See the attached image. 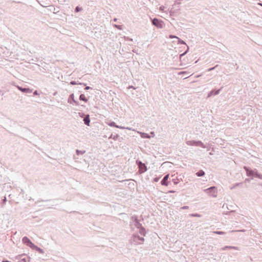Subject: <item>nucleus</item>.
Instances as JSON below:
<instances>
[{
	"instance_id": "nucleus-1",
	"label": "nucleus",
	"mask_w": 262,
	"mask_h": 262,
	"mask_svg": "<svg viewBox=\"0 0 262 262\" xmlns=\"http://www.w3.org/2000/svg\"><path fill=\"white\" fill-rule=\"evenodd\" d=\"M130 226L131 228L134 229V227H136L138 229H139V233L145 236L146 234V231L145 228L142 226V224L140 223L139 220L138 219L137 216H133L131 218V221L130 223Z\"/></svg>"
},
{
	"instance_id": "nucleus-2",
	"label": "nucleus",
	"mask_w": 262,
	"mask_h": 262,
	"mask_svg": "<svg viewBox=\"0 0 262 262\" xmlns=\"http://www.w3.org/2000/svg\"><path fill=\"white\" fill-rule=\"evenodd\" d=\"M244 168L246 170L247 175L248 176L251 177V176H254L256 178H258L260 179H262V174H259L257 172L256 169L253 170L247 166H244Z\"/></svg>"
},
{
	"instance_id": "nucleus-3",
	"label": "nucleus",
	"mask_w": 262,
	"mask_h": 262,
	"mask_svg": "<svg viewBox=\"0 0 262 262\" xmlns=\"http://www.w3.org/2000/svg\"><path fill=\"white\" fill-rule=\"evenodd\" d=\"M144 239L142 237H140L139 235L135 234L133 235L130 239V242L132 244L135 245L142 244Z\"/></svg>"
},
{
	"instance_id": "nucleus-4",
	"label": "nucleus",
	"mask_w": 262,
	"mask_h": 262,
	"mask_svg": "<svg viewBox=\"0 0 262 262\" xmlns=\"http://www.w3.org/2000/svg\"><path fill=\"white\" fill-rule=\"evenodd\" d=\"M204 191L213 198L217 196V191L216 187L215 186H212L207 189H205L204 190Z\"/></svg>"
},
{
	"instance_id": "nucleus-5",
	"label": "nucleus",
	"mask_w": 262,
	"mask_h": 262,
	"mask_svg": "<svg viewBox=\"0 0 262 262\" xmlns=\"http://www.w3.org/2000/svg\"><path fill=\"white\" fill-rule=\"evenodd\" d=\"M186 144L189 146H197L202 148H207V146L201 141L189 140L186 142Z\"/></svg>"
},
{
	"instance_id": "nucleus-6",
	"label": "nucleus",
	"mask_w": 262,
	"mask_h": 262,
	"mask_svg": "<svg viewBox=\"0 0 262 262\" xmlns=\"http://www.w3.org/2000/svg\"><path fill=\"white\" fill-rule=\"evenodd\" d=\"M15 259L18 260V262H28L29 258L25 254H21L15 257Z\"/></svg>"
},
{
	"instance_id": "nucleus-7",
	"label": "nucleus",
	"mask_w": 262,
	"mask_h": 262,
	"mask_svg": "<svg viewBox=\"0 0 262 262\" xmlns=\"http://www.w3.org/2000/svg\"><path fill=\"white\" fill-rule=\"evenodd\" d=\"M22 241L24 244L31 248H32L33 247H34V244L26 236L23 238Z\"/></svg>"
},
{
	"instance_id": "nucleus-8",
	"label": "nucleus",
	"mask_w": 262,
	"mask_h": 262,
	"mask_svg": "<svg viewBox=\"0 0 262 262\" xmlns=\"http://www.w3.org/2000/svg\"><path fill=\"white\" fill-rule=\"evenodd\" d=\"M152 24L153 25L155 26L158 28H162L163 25L162 24V21L159 19L155 18L152 20Z\"/></svg>"
},
{
	"instance_id": "nucleus-9",
	"label": "nucleus",
	"mask_w": 262,
	"mask_h": 262,
	"mask_svg": "<svg viewBox=\"0 0 262 262\" xmlns=\"http://www.w3.org/2000/svg\"><path fill=\"white\" fill-rule=\"evenodd\" d=\"M137 163L139 167L141 173H143L147 170V168L144 163L140 161H137Z\"/></svg>"
},
{
	"instance_id": "nucleus-10",
	"label": "nucleus",
	"mask_w": 262,
	"mask_h": 262,
	"mask_svg": "<svg viewBox=\"0 0 262 262\" xmlns=\"http://www.w3.org/2000/svg\"><path fill=\"white\" fill-rule=\"evenodd\" d=\"M68 101L69 103L71 104H72L73 102L76 105H79L78 102L74 99V94H72L70 95Z\"/></svg>"
},
{
	"instance_id": "nucleus-11",
	"label": "nucleus",
	"mask_w": 262,
	"mask_h": 262,
	"mask_svg": "<svg viewBox=\"0 0 262 262\" xmlns=\"http://www.w3.org/2000/svg\"><path fill=\"white\" fill-rule=\"evenodd\" d=\"M108 125L110 126H112V127H117V128H120V129H128L129 130H132V129L130 127H123V126H119V125H117L116 124L115 122H111L110 123H108Z\"/></svg>"
},
{
	"instance_id": "nucleus-12",
	"label": "nucleus",
	"mask_w": 262,
	"mask_h": 262,
	"mask_svg": "<svg viewBox=\"0 0 262 262\" xmlns=\"http://www.w3.org/2000/svg\"><path fill=\"white\" fill-rule=\"evenodd\" d=\"M176 6V5L174 4L172 6V8H171L170 9V10H169V13H170V16H175L176 15V13H177V11L178 10H179V6H178V8H177L176 9H174V6Z\"/></svg>"
},
{
	"instance_id": "nucleus-13",
	"label": "nucleus",
	"mask_w": 262,
	"mask_h": 262,
	"mask_svg": "<svg viewBox=\"0 0 262 262\" xmlns=\"http://www.w3.org/2000/svg\"><path fill=\"white\" fill-rule=\"evenodd\" d=\"M168 178H169L168 174L165 175L161 182V185H164V186H167Z\"/></svg>"
},
{
	"instance_id": "nucleus-14",
	"label": "nucleus",
	"mask_w": 262,
	"mask_h": 262,
	"mask_svg": "<svg viewBox=\"0 0 262 262\" xmlns=\"http://www.w3.org/2000/svg\"><path fill=\"white\" fill-rule=\"evenodd\" d=\"M17 88L19 91L23 93H30L32 92V90L29 88H23L19 86H17Z\"/></svg>"
},
{
	"instance_id": "nucleus-15",
	"label": "nucleus",
	"mask_w": 262,
	"mask_h": 262,
	"mask_svg": "<svg viewBox=\"0 0 262 262\" xmlns=\"http://www.w3.org/2000/svg\"><path fill=\"white\" fill-rule=\"evenodd\" d=\"M227 249H234V250H239L238 248L237 247L226 246H225V247L222 248L221 249V250H226Z\"/></svg>"
},
{
	"instance_id": "nucleus-16",
	"label": "nucleus",
	"mask_w": 262,
	"mask_h": 262,
	"mask_svg": "<svg viewBox=\"0 0 262 262\" xmlns=\"http://www.w3.org/2000/svg\"><path fill=\"white\" fill-rule=\"evenodd\" d=\"M221 91V89H219L216 90V91H214V90L211 91L208 94V97H211L212 95H216L220 93V92Z\"/></svg>"
},
{
	"instance_id": "nucleus-17",
	"label": "nucleus",
	"mask_w": 262,
	"mask_h": 262,
	"mask_svg": "<svg viewBox=\"0 0 262 262\" xmlns=\"http://www.w3.org/2000/svg\"><path fill=\"white\" fill-rule=\"evenodd\" d=\"M83 121L85 124L88 126L90 125V119L89 115L85 116V117L84 118Z\"/></svg>"
},
{
	"instance_id": "nucleus-18",
	"label": "nucleus",
	"mask_w": 262,
	"mask_h": 262,
	"mask_svg": "<svg viewBox=\"0 0 262 262\" xmlns=\"http://www.w3.org/2000/svg\"><path fill=\"white\" fill-rule=\"evenodd\" d=\"M138 133L140 134V136L142 138L149 139L150 138V136L146 133L142 132H138Z\"/></svg>"
},
{
	"instance_id": "nucleus-19",
	"label": "nucleus",
	"mask_w": 262,
	"mask_h": 262,
	"mask_svg": "<svg viewBox=\"0 0 262 262\" xmlns=\"http://www.w3.org/2000/svg\"><path fill=\"white\" fill-rule=\"evenodd\" d=\"M32 249L36 250L40 253H41V254L44 253V251L42 249L38 247L37 246H36L35 245H34V247H33Z\"/></svg>"
},
{
	"instance_id": "nucleus-20",
	"label": "nucleus",
	"mask_w": 262,
	"mask_h": 262,
	"mask_svg": "<svg viewBox=\"0 0 262 262\" xmlns=\"http://www.w3.org/2000/svg\"><path fill=\"white\" fill-rule=\"evenodd\" d=\"M198 177H202L205 175V172L203 170H200L196 173Z\"/></svg>"
},
{
	"instance_id": "nucleus-21",
	"label": "nucleus",
	"mask_w": 262,
	"mask_h": 262,
	"mask_svg": "<svg viewBox=\"0 0 262 262\" xmlns=\"http://www.w3.org/2000/svg\"><path fill=\"white\" fill-rule=\"evenodd\" d=\"M79 99L82 100L85 102L88 101V99L86 98L84 94H81L79 96Z\"/></svg>"
},
{
	"instance_id": "nucleus-22",
	"label": "nucleus",
	"mask_w": 262,
	"mask_h": 262,
	"mask_svg": "<svg viewBox=\"0 0 262 262\" xmlns=\"http://www.w3.org/2000/svg\"><path fill=\"white\" fill-rule=\"evenodd\" d=\"M177 39H178V43L180 45H185L186 43L184 41L181 40L180 38L177 37Z\"/></svg>"
},
{
	"instance_id": "nucleus-23",
	"label": "nucleus",
	"mask_w": 262,
	"mask_h": 262,
	"mask_svg": "<svg viewBox=\"0 0 262 262\" xmlns=\"http://www.w3.org/2000/svg\"><path fill=\"white\" fill-rule=\"evenodd\" d=\"M189 216H192V217H200L201 216V215L200 214H198V213H192V214H189Z\"/></svg>"
},
{
	"instance_id": "nucleus-24",
	"label": "nucleus",
	"mask_w": 262,
	"mask_h": 262,
	"mask_svg": "<svg viewBox=\"0 0 262 262\" xmlns=\"http://www.w3.org/2000/svg\"><path fill=\"white\" fill-rule=\"evenodd\" d=\"M76 154L79 155H83V154L85 153V151L83 150V151H81V150H78V149H77L76 151Z\"/></svg>"
},
{
	"instance_id": "nucleus-25",
	"label": "nucleus",
	"mask_w": 262,
	"mask_h": 262,
	"mask_svg": "<svg viewBox=\"0 0 262 262\" xmlns=\"http://www.w3.org/2000/svg\"><path fill=\"white\" fill-rule=\"evenodd\" d=\"M82 10V8H81V7H79L77 6V7H76L75 8V12H78L80 11H81V10Z\"/></svg>"
},
{
	"instance_id": "nucleus-26",
	"label": "nucleus",
	"mask_w": 262,
	"mask_h": 262,
	"mask_svg": "<svg viewBox=\"0 0 262 262\" xmlns=\"http://www.w3.org/2000/svg\"><path fill=\"white\" fill-rule=\"evenodd\" d=\"M114 26L115 28H117L118 29H119V30H122V26H120V25H117L115 24V25H114Z\"/></svg>"
},
{
	"instance_id": "nucleus-27",
	"label": "nucleus",
	"mask_w": 262,
	"mask_h": 262,
	"mask_svg": "<svg viewBox=\"0 0 262 262\" xmlns=\"http://www.w3.org/2000/svg\"><path fill=\"white\" fill-rule=\"evenodd\" d=\"M214 233L215 234H220V235H223L225 234V232H224L223 231H214Z\"/></svg>"
},
{
	"instance_id": "nucleus-28",
	"label": "nucleus",
	"mask_w": 262,
	"mask_h": 262,
	"mask_svg": "<svg viewBox=\"0 0 262 262\" xmlns=\"http://www.w3.org/2000/svg\"><path fill=\"white\" fill-rule=\"evenodd\" d=\"M241 184V183H237L235 184L234 185V186L231 188V189H232L235 188L236 187L239 186Z\"/></svg>"
},
{
	"instance_id": "nucleus-29",
	"label": "nucleus",
	"mask_w": 262,
	"mask_h": 262,
	"mask_svg": "<svg viewBox=\"0 0 262 262\" xmlns=\"http://www.w3.org/2000/svg\"><path fill=\"white\" fill-rule=\"evenodd\" d=\"M217 67V65L215 66V67H214L211 68H210V69H209L208 70V71H211L213 70L214 69H215V68L216 67Z\"/></svg>"
},
{
	"instance_id": "nucleus-30",
	"label": "nucleus",
	"mask_w": 262,
	"mask_h": 262,
	"mask_svg": "<svg viewBox=\"0 0 262 262\" xmlns=\"http://www.w3.org/2000/svg\"><path fill=\"white\" fill-rule=\"evenodd\" d=\"M188 74L186 71H182L179 73V75Z\"/></svg>"
},
{
	"instance_id": "nucleus-31",
	"label": "nucleus",
	"mask_w": 262,
	"mask_h": 262,
	"mask_svg": "<svg viewBox=\"0 0 262 262\" xmlns=\"http://www.w3.org/2000/svg\"><path fill=\"white\" fill-rule=\"evenodd\" d=\"M70 84H71V85H75V84H77V83L75 81H71L70 82Z\"/></svg>"
},
{
	"instance_id": "nucleus-32",
	"label": "nucleus",
	"mask_w": 262,
	"mask_h": 262,
	"mask_svg": "<svg viewBox=\"0 0 262 262\" xmlns=\"http://www.w3.org/2000/svg\"><path fill=\"white\" fill-rule=\"evenodd\" d=\"M188 206H184L182 207L181 209H188Z\"/></svg>"
},
{
	"instance_id": "nucleus-33",
	"label": "nucleus",
	"mask_w": 262,
	"mask_h": 262,
	"mask_svg": "<svg viewBox=\"0 0 262 262\" xmlns=\"http://www.w3.org/2000/svg\"><path fill=\"white\" fill-rule=\"evenodd\" d=\"M245 230L243 229V230H235V231H237V232H244ZM234 231L233 230H232L231 232H234Z\"/></svg>"
},
{
	"instance_id": "nucleus-34",
	"label": "nucleus",
	"mask_w": 262,
	"mask_h": 262,
	"mask_svg": "<svg viewBox=\"0 0 262 262\" xmlns=\"http://www.w3.org/2000/svg\"><path fill=\"white\" fill-rule=\"evenodd\" d=\"M187 50L186 51H185L184 53H183V54H181L180 55V57L181 58L182 56H183V55H184L185 54H186V53L187 52Z\"/></svg>"
},
{
	"instance_id": "nucleus-35",
	"label": "nucleus",
	"mask_w": 262,
	"mask_h": 262,
	"mask_svg": "<svg viewBox=\"0 0 262 262\" xmlns=\"http://www.w3.org/2000/svg\"><path fill=\"white\" fill-rule=\"evenodd\" d=\"M177 37L176 36H174V35H172L169 36V38H177Z\"/></svg>"
},
{
	"instance_id": "nucleus-36",
	"label": "nucleus",
	"mask_w": 262,
	"mask_h": 262,
	"mask_svg": "<svg viewBox=\"0 0 262 262\" xmlns=\"http://www.w3.org/2000/svg\"><path fill=\"white\" fill-rule=\"evenodd\" d=\"M165 7L164 6L160 7V10L163 11L164 10Z\"/></svg>"
},
{
	"instance_id": "nucleus-37",
	"label": "nucleus",
	"mask_w": 262,
	"mask_h": 262,
	"mask_svg": "<svg viewBox=\"0 0 262 262\" xmlns=\"http://www.w3.org/2000/svg\"><path fill=\"white\" fill-rule=\"evenodd\" d=\"M79 115L81 117H83L84 116V114L82 113H79Z\"/></svg>"
},
{
	"instance_id": "nucleus-38",
	"label": "nucleus",
	"mask_w": 262,
	"mask_h": 262,
	"mask_svg": "<svg viewBox=\"0 0 262 262\" xmlns=\"http://www.w3.org/2000/svg\"><path fill=\"white\" fill-rule=\"evenodd\" d=\"M7 201V199L6 197H4V199L3 200V202L4 203H5V202Z\"/></svg>"
},
{
	"instance_id": "nucleus-39",
	"label": "nucleus",
	"mask_w": 262,
	"mask_h": 262,
	"mask_svg": "<svg viewBox=\"0 0 262 262\" xmlns=\"http://www.w3.org/2000/svg\"><path fill=\"white\" fill-rule=\"evenodd\" d=\"M90 89H91V88L89 86H86L85 88V89L86 90H89Z\"/></svg>"
},
{
	"instance_id": "nucleus-40",
	"label": "nucleus",
	"mask_w": 262,
	"mask_h": 262,
	"mask_svg": "<svg viewBox=\"0 0 262 262\" xmlns=\"http://www.w3.org/2000/svg\"><path fill=\"white\" fill-rule=\"evenodd\" d=\"M118 137V135H116V136H114V137H113V139H116Z\"/></svg>"
},
{
	"instance_id": "nucleus-41",
	"label": "nucleus",
	"mask_w": 262,
	"mask_h": 262,
	"mask_svg": "<svg viewBox=\"0 0 262 262\" xmlns=\"http://www.w3.org/2000/svg\"><path fill=\"white\" fill-rule=\"evenodd\" d=\"M33 94H34V95H38V92H37V91H35L34 92Z\"/></svg>"
},
{
	"instance_id": "nucleus-42",
	"label": "nucleus",
	"mask_w": 262,
	"mask_h": 262,
	"mask_svg": "<svg viewBox=\"0 0 262 262\" xmlns=\"http://www.w3.org/2000/svg\"><path fill=\"white\" fill-rule=\"evenodd\" d=\"M2 262H11V261L7 260H3Z\"/></svg>"
},
{
	"instance_id": "nucleus-43",
	"label": "nucleus",
	"mask_w": 262,
	"mask_h": 262,
	"mask_svg": "<svg viewBox=\"0 0 262 262\" xmlns=\"http://www.w3.org/2000/svg\"><path fill=\"white\" fill-rule=\"evenodd\" d=\"M117 18H114L113 21H117Z\"/></svg>"
},
{
	"instance_id": "nucleus-44",
	"label": "nucleus",
	"mask_w": 262,
	"mask_h": 262,
	"mask_svg": "<svg viewBox=\"0 0 262 262\" xmlns=\"http://www.w3.org/2000/svg\"><path fill=\"white\" fill-rule=\"evenodd\" d=\"M258 5H260V6H262V3H258Z\"/></svg>"
},
{
	"instance_id": "nucleus-45",
	"label": "nucleus",
	"mask_w": 262,
	"mask_h": 262,
	"mask_svg": "<svg viewBox=\"0 0 262 262\" xmlns=\"http://www.w3.org/2000/svg\"><path fill=\"white\" fill-rule=\"evenodd\" d=\"M245 181H247V182H249L250 180L249 179H246Z\"/></svg>"
},
{
	"instance_id": "nucleus-46",
	"label": "nucleus",
	"mask_w": 262,
	"mask_h": 262,
	"mask_svg": "<svg viewBox=\"0 0 262 262\" xmlns=\"http://www.w3.org/2000/svg\"><path fill=\"white\" fill-rule=\"evenodd\" d=\"M151 135H154V132H151Z\"/></svg>"
},
{
	"instance_id": "nucleus-47",
	"label": "nucleus",
	"mask_w": 262,
	"mask_h": 262,
	"mask_svg": "<svg viewBox=\"0 0 262 262\" xmlns=\"http://www.w3.org/2000/svg\"><path fill=\"white\" fill-rule=\"evenodd\" d=\"M129 88H130L131 89H133H133H134V87H133V86H130Z\"/></svg>"
},
{
	"instance_id": "nucleus-48",
	"label": "nucleus",
	"mask_w": 262,
	"mask_h": 262,
	"mask_svg": "<svg viewBox=\"0 0 262 262\" xmlns=\"http://www.w3.org/2000/svg\"><path fill=\"white\" fill-rule=\"evenodd\" d=\"M209 155H212V154L211 152H210V153H209Z\"/></svg>"
}]
</instances>
